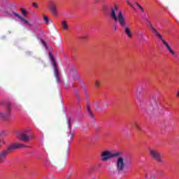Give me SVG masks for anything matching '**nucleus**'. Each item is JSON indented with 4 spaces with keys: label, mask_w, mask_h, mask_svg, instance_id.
<instances>
[{
    "label": "nucleus",
    "mask_w": 179,
    "mask_h": 179,
    "mask_svg": "<svg viewBox=\"0 0 179 179\" xmlns=\"http://www.w3.org/2000/svg\"><path fill=\"white\" fill-rule=\"evenodd\" d=\"M115 10H118V6H117V5L115 4Z\"/></svg>",
    "instance_id": "37"
},
{
    "label": "nucleus",
    "mask_w": 179,
    "mask_h": 179,
    "mask_svg": "<svg viewBox=\"0 0 179 179\" xmlns=\"http://www.w3.org/2000/svg\"><path fill=\"white\" fill-rule=\"evenodd\" d=\"M17 138L20 141H22V142H29L30 141V138H31V136H27V134H26V133L22 132V133H20L17 136Z\"/></svg>",
    "instance_id": "10"
},
{
    "label": "nucleus",
    "mask_w": 179,
    "mask_h": 179,
    "mask_svg": "<svg viewBox=\"0 0 179 179\" xmlns=\"http://www.w3.org/2000/svg\"><path fill=\"white\" fill-rule=\"evenodd\" d=\"M176 96H178L179 98V91H178V93L176 94Z\"/></svg>",
    "instance_id": "38"
},
{
    "label": "nucleus",
    "mask_w": 179,
    "mask_h": 179,
    "mask_svg": "<svg viewBox=\"0 0 179 179\" xmlns=\"http://www.w3.org/2000/svg\"><path fill=\"white\" fill-rule=\"evenodd\" d=\"M32 6H34V8H38V4H37V3H33Z\"/></svg>",
    "instance_id": "32"
},
{
    "label": "nucleus",
    "mask_w": 179,
    "mask_h": 179,
    "mask_svg": "<svg viewBox=\"0 0 179 179\" xmlns=\"http://www.w3.org/2000/svg\"><path fill=\"white\" fill-rule=\"evenodd\" d=\"M102 11L103 16L108 17L110 16L113 18V4L111 3H103L102 4Z\"/></svg>",
    "instance_id": "7"
},
{
    "label": "nucleus",
    "mask_w": 179,
    "mask_h": 179,
    "mask_svg": "<svg viewBox=\"0 0 179 179\" xmlns=\"http://www.w3.org/2000/svg\"><path fill=\"white\" fill-rule=\"evenodd\" d=\"M87 110L88 111L89 116L92 120H94V115L93 114V112H92V110L90 109V106H87Z\"/></svg>",
    "instance_id": "16"
},
{
    "label": "nucleus",
    "mask_w": 179,
    "mask_h": 179,
    "mask_svg": "<svg viewBox=\"0 0 179 179\" xmlns=\"http://www.w3.org/2000/svg\"><path fill=\"white\" fill-rule=\"evenodd\" d=\"M76 97H77L78 101L79 103L80 101V99H79V95L78 94H76Z\"/></svg>",
    "instance_id": "36"
},
{
    "label": "nucleus",
    "mask_w": 179,
    "mask_h": 179,
    "mask_svg": "<svg viewBox=\"0 0 179 179\" xmlns=\"http://www.w3.org/2000/svg\"><path fill=\"white\" fill-rule=\"evenodd\" d=\"M162 42L163 43L164 45H165L166 48L169 50V52L172 54V55H176V52H174V50L171 49L170 45H169L168 43L164 39L162 41Z\"/></svg>",
    "instance_id": "14"
},
{
    "label": "nucleus",
    "mask_w": 179,
    "mask_h": 179,
    "mask_svg": "<svg viewBox=\"0 0 179 179\" xmlns=\"http://www.w3.org/2000/svg\"><path fill=\"white\" fill-rule=\"evenodd\" d=\"M148 28L150 29V30L151 31L156 29V28H155V27H153V24H152V22L150 21L148 22Z\"/></svg>",
    "instance_id": "20"
},
{
    "label": "nucleus",
    "mask_w": 179,
    "mask_h": 179,
    "mask_svg": "<svg viewBox=\"0 0 179 179\" xmlns=\"http://www.w3.org/2000/svg\"><path fill=\"white\" fill-rule=\"evenodd\" d=\"M20 148H29V147L19 143H15L8 146L7 149L1 151L0 152V164H1V163H3V160L6 159V156L9 155V153H12L13 150H16V149H19Z\"/></svg>",
    "instance_id": "1"
},
{
    "label": "nucleus",
    "mask_w": 179,
    "mask_h": 179,
    "mask_svg": "<svg viewBox=\"0 0 179 179\" xmlns=\"http://www.w3.org/2000/svg\"><path fill=\"white\" fill-rule=\"evenodd\" d=\"M99 157L101 159V162H109V160L113 159V151L103 150L100 153Z\"/></svg>",
    "instance_id": "8"
},
{
    "label": "nucleus",
    "mask_w": 179,
    "mask_h": 179,
    "mask_svg": "<svg viewBox=\"0 0 179 179\" xmlns=\"http://www.w3.org/2000/svg\"><path fill=\"white\" fill-rule=\"evenodd\" d=\"M134 126H135V127L137 129H138V131H140V132H142V127H141V126L139 125V124H138V123H135L134 124Z\"/></svg>",
    "instance_id": "22"
},
{
    "label": "nucleus",
    "mask_w": 179,
    "mask_h": 179,
    "mask_svg": "<svg viewBox=\"0 0 179 179\" xmlns=\"http://www.w3.org/2000/svg\"><path fill=\"white\" fill-rule=\"evenodd\" d=\"M62 25L64 30H68V29H69V27L68 26L66 21H65V20L62 21Z\"/></svg>",
    "instance_id": "17"
},
{
    "label": "nucleus",
    "mask_w": 179,
    "mask_h": 179,
    "mask_svg": "<svg viewBox=\"0 0 179 179\" xmlns=\"http://www.w3.org/2000/svg\"><path fill=\"white\" fill-rule=\"evenodd\" d=\"M49 58L52 62V65L54 67V76L56 78V81L57 83H62L61 80V76H59V71H58V66L57 65V62H55V58L52 55V52H49Z\"/></svg>",
    "instance_id": "4"
},
{
    "label": "nucleus",
    "mask_w": 179,
    "mask_h": 179,
    "mask_svg": "<svg viewBox=\"0 0 179 179\" xmlns=\"http://www.w3.org/2000/svg\"><path fill=\"white\" fill-rule=\"evenodd\" d=\"M74 70L75 69H73V67H69L66 69V72H68V73H71V71Z\"/></svg>",
    "instance_id": "25"
},
{
    "label": "nucleus",
    "mask_w": 179,
    "mask_h": 179,
    "mask_svg": "<svg viewBox=\"0 0 179 179\" xmlns=\"http://www.w3.org/2000/svg\"><path fill=\"white\" fill-rule=\"evenodd\" d=\"M49 8L53 16H57L58 15V8H57V4H55L54 1L49 2Z\"/></svg>",
    "instance_id": "9"
},
{
    "label": "nucleus",
    "mask_w": 179,
    "mask_h": 179,
    "mask_svg": "<svg viewBox=\"0 0 179 179\" xmlns=\"http://www.w3.org/2000/svg\"><path fill=\"white\" fill-rule=\"evenodd\" d=\"M101 0H94V3H100Z\"/></svg>",
    "instance_id": "34"
},
{
    "label": "nucleus",
    "mask_w": 179,
    "mask_h": 179,
    "mask_svg": "<svg viewBox=\"0 0 179 179\" xmlns=\"http://www.w3.org/2000/svg\"><path fill=\"white\" fill-rule=\"evenodd\" d=\"M100 166H101V164H99L98 166L100 167Z\"/></svg>",
    "instance_id": "42"
},
{
    "label": "nucleus",
    "mask_w": 179,
    "mask_h": 179,
    "mask_svg": "<svg viewBox=\"0 0 179 179\" xmlns=\"http://www.w3.org/2000/svg\"><path fill=\"white\" fill-rule=\"evenodd\" d=\"M97 103H99V101H98L97 102H94V103H93V106H94V107L96 108H99V106H96V104H97Z\"/></svg>",
    "instance_id": "30"
},
{
    "label": "nucleus",
    "mask_w": 179,
    "mask_h": 179,
    "mask_svg": "<svg viewBox=\"0 0 179 179\" xmlns=\"http://www.w3.org/2000/svg\"><path fill=\"white\" fill-rule=\"evenodd\" d=\"M14 16H15L16 17H17L18 19L21 20L22 19V16H20V15L16 13H13Z\"/></svg>",
    "instance_id": "27"
},
{
    "label": "nucleus",
    "mask_w": 179,
    "mask_h": 179,
    "mask_svg": "<svg viewBox=\"0 0 179 179\" xmlns=\"http://www.w3.org/2000/svg\"><path fill=\"white\" fill-rule=\"evenodd\" d=\"M113 19L115 20V22H118L122 27H124L127 24V20H125V17H124L122 11H119L118 15L117 16L115 11L113 10Z\"/></svg>",
    "instance_id": "6"
},
{
    "label": "nucleus",
    "mask_w": 179,
    "mask_h": 179,
    "mask_svg": "<svg viewBox=\"0 0 179 179\" xmlns=\"http://www.w3.org/2000/svg\"><path fill=\"white\" fill-rule=\"evenodd\" d=\"M119 156H122V152H118L113 154V157H118Z\"/></svg>",
    "instance_id": "21"
},
{
    "label": "nucleus",
    "mask_w": 179,
    "mask_h": 179,
    "mask_svg": "<svg viewBox=\"0 0 179 179\" xmlns=\"http://www.w3.org/2000/svg\"><path fill=\"white\" fill-rule=\"evenodd\" d=\"M124 33L127 35V37H129V38H132V32H131V29H129V27H127L124 28Z\"/></svg>",
    "instance_id": "15"
},
{
    "label": "nucleus",
    "mask_w": 179,
    "mask_h": 179,
    "mask_svg": "<svg viewBox=\"0 0 179 179\" xmlns=\"http://www.w3.org/2000/svg\"><path fill=\"white\" fill-rule=\"evenodd\" d=\"M151 31L154 34V36L155 37H157V38H159L161 41H163L164 40V38H163V35H162V34H160V32H159V31H157L156 28Z\"/></svg>",
    "instance_id": "13"
},
{
    "label": "nucleus",
    "mask_w": 179,
    "mask_h": 179,
    "mask_svg": "<svg viewBox=\"0 0 179 179\" xmlns=\"http://www.w3.org/2000/svg\"><path fill=\"white\" fill-rule=\"evenodd\" d=\"M95 86L96 87H99L100 86V81L95 80Z\"/></svg>",
    "instance_id": "29"
},
{
    "label": "nucleus",
    "mask_w": 179,
    "mask_h": 179,
    "mask_svg": "<svg viewBox=\"0 0 179 179\" xmlns=\"http://www.w3.org/2000/svg\"><path fill=\"white\" fill-rule=\"evenodd\" d=\"M136 4L137 6H138L139 9L143 12V13L145 12V9H143V7L141 6V4L138 3V2H136Z\"/></svg>",
    "instance_id": "24"
},
{
    "label": "nucleus",
    "mask_w": 179,
    "mask_h": 179,
    "mask_svg": "<svg viewBox=\"0 0 179 179\" xmlns=\"http://www.w3.org/2000/svg\"><path fill=\"white\" fill-rule=\"evenodd\" d=\"M43 20L45 21V23L46 24H48L50 23V20H48V17H47V15L43 16Z\"/></svg>",
    "instance_id": "23"
},
{
    "label": "nucleus",
    "mask_w": 179,
    "mask_h": 179,
    "mask_svg": "<svg viewBox=\"0 0 179 179\" xmlns=\"http://www.w3.org/2000/svg\"><path fill=\"white\" fill-rule=\"evenodd\" d=\"M20 11L23 16H27L28 13L24 8H20Z\"/></svg>",
    "instance_id": "19"
},
{
    "label": "nucleus",
    "mask_w": 179,
    "mask_h": 179,
    "mask_svg": "<svg viewBox=\"0 0 179 179\" xmlns=\"http://www.w3.org/2000/svg\"><path fill=\"white\" fill-rule=\"evenodd\" d=\"M67 179H69V178H67Z\"/></svg>",
    "instance_id": "43"
},
{
    "label": "nucleus",
    "mask_w": 179,
    "mask_h": 179,
    "mask_svg": "<svg viewBox=\"0 0 179 179\" xmlns=\"http://www.w3.org/2000/svg\"><path fill=\"white\" fill-rule=\"evenodd\" d=\"M151 178H153V179H155V176H151Z\"/></svg>",
    "instance_id": "40"
},
{
    "label": "nucleus",
    "mask_w": 179,
    "mask_h": 179,
    "mask_svg": "<svg viewBox=\"0 0 179 179\" xmlns=\"http://www.w3.org/2000/svg\"><path fill=\"white\" fill-rule=\"evenodd\" d=\"M145 178H148V175H145Z\"/></svg>",
    "instance_id": "41"
},
{
    "label": "nucleus",
    "mask_w": 179,
    "mask_h": 179,
    "mask_svg": "<svg viewBox=\"0 0 179 179\" xmlns=\"http://www.w3.org/2000/svg\"><path fill=\"white\" fill-rule=\"evenodd\" d=\"M66 156H69V147H68V148L66 151Z\"/></svg>",
    "instance_id": "33"
},
{
    "label": "nucleus",
    "mask_w": 179,
    "mask_h": 179,
    "mask_svg": "<svg viewBox=\"0 0 179 179\" xmlns=\"http://www.w3.org/2000/svg\"><path fill=\"white\" fill-rule=\"evenodd\" d=\"M7 113H0V118L1 120H8L10 117V103L7 104Z\"/></svg>",
    "instance_id": "11"
},
{
    "label": "nucleus",
    "mask_w": 179,
    "mask_h": 179,
    "mask_svg": "<svg viewBox=\"0 0 179 179\" xmlns=\"http://www.w3.org/2000/svg\"><path fill=\"white\" fill-rule=\"evenodd\" d=\"M67 124H68V127L70 129V132L68 135V137L70 138V139H73V138L75 137V132L72 131V125L71 124V119H69L68 122H67Z\"/></svg>",
    "instance_id": "12"
},
{
    "label": "nucleus",
    "mask_w": 179,
    "mask_h": 179,
    "mask_svg": "<svg viewBox=\"0 0 179 179\" xmlns=\"http://www.w3.org/2000/svg\"><path fill=\"white\" fill-rule=\"evenodd\" d=\"M112 171H113L112 168L111 167H108L109 176H111Z\"/></svg>",
    "instance_id": "31"
},
{
    "label": "nucleus",
    "mask_w": 179,
    "mask_h": 179,
    "mask_svg": "<svg viewBox=\"0 0 179 179\" xmlns=\"http://www.w3.org/2000/svg\"><path fill=\"white\" fill-rule=\"evenodd\" d=\"M82 40H86L87 38V36H84L81 37Z\"/></svg>",
    "instance_id": "35"
},
{
    "label": "nucleus",
    "mask_w": 179,
    "mask_h": 179,
    "mask_svg": "<svg viewBox=\"0 0 179 179\" xmlns=\"http://www.w3.org/2000/svg\"><path fill=\"white\" fill-rule=\"evenodd\" d=\"M150 156H151L154 160H156L158 163H161V164H164V161L163 160V158L162 157V154H160V152L159 150L155 149V148H150Z\"/></svg>",
    "instance_id": "5"
},
{
    "label": "nucleus",
    "mask_w": 179,
    "mask_h": 179,
    "mask_svg": "<svg viewBox=\"0 0 179 179\" xmlns=\"http://www.w3.org/2000/svg\"><path fill=\"white\" fill-rule=\"evenodd\" d=\"M152 99L153 100L155 105V107H157V106L156 105V103H157V96H156V95H152Z\"/></svg>",
    "instance_id": "18"
},
{
    "label": "nucleus",
    "mask_w": 179,
    "mask_h": 179,
    "mask_svg": "<svg viewBox=\"0 0 179 179\" xmlns=\"http://www.w3.org/2000/svg\"><path fill=\"white\" fill-rule=\"evenodd\" d=\"M42 44L45 47L46 50H48V46L47 45V43L42 40Z\"/></svg>",
    "instance_id": "28"
},
{
    "label": "nucleus",
    "mask_w": 179,
    "mask_h": 179,
    "mask_svg": "<svg viewBox=\"0 0 179 179\" xmlns=\"http://www.w3.org/2000/svg\"><path fill=\"white\" fill-rule=\"evenodd\" d=\"M137 101L139 103V106L143 113H146V114H153L155 113L157 106H146L145 104V101H143L140 96H137Z\"/></svg>",
    "instance_id": "3"
},
{
    "label": "nucleus",
    "mask_w": 179,
    "mask_h": 179,
    "mask_svg": "<svg viewBox=\"0 0 179 179\" xmlns=\"http://www.w3.org/2000/svg\"><path fill=\"white\" fill-rule=\"evenodd\" d=\"M116 167L117 172L120 173L124 171V169H129L131 167V158H126L124 159L122 157H120L116 162Z\"/></svg>",
    "instance_id": "2"
},
{
    "label": "nucleus",
    "mask_w": 179,
    "mask_h": 179,
    "mask_svg": "<svg viewBox=\"0 0 179 179\" xmlns=\"http://www.w3.org/2000/svg\"><path fill=\"white\" fill-rule=\"evenodd\" d=\"M69 177H72V173H70Z\"/></svg>",
    "instance_id": "39"
},
{
    "label": "nucleus",
    "mask_w": 179,
    "mask_h": 179,
    "mask_svg": "<svg viewBox=\"0 0 179 179\" xmlns=\"http://www.w3.org/2000/svg\"><path fill=\"white\" fill-rule=\"evenodd\" d=\"M20 20L22 22H24V23H25V24H29V21H27L26 19L23 18L22 17H21Z\"/></svg>",
    "instance_id": "26"
}]
</instances>
